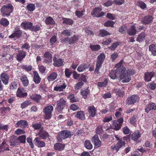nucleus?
<instances>
[{
    "mask_svg": "<svg viewBox=\"0 0 156 156\" xmlns=\"http://www.w3.org/2000/svg\"><path fill=\"white\" fill-rule=\"evenodd\" d=\"M14 9L13 6L11 3L4 5L0 9L1 13L3 16L8 17L10 15Z\"/></svg>",
    "mask_w": 156,
    "mask_h": 156,
    "instance_id": "nucleus-1",
    "label": "nucleus"
},
{
    "mask_svg": "<svg viewBox=\"0 0 156 156\" xmlns=\"http://www.w3.org/2000/svg\"><path fill=\"white\" fill-rule=\"evenodd\" d=\"M73 135V133L67 130H62L58 133L57 138L58 141L61 142L62 139L70 138Z\"/></svg>",
    "mask_w": 156,
    "mask_h": 156,
    "instance_id": "nucleus-2",
    "label": "nucleus"
},
{
    "mask_svg": "<svg viewBox=\"0 0 156 156\" xmlns=\"http://www.w3.org/2000/svg\"><path fill=\"white\" fill-rule=\"evenodd\" d=\"M105 58V56L104 53H101L98 56L96 67L94 71L95 73H99L100 69L101 67Z\"/></svg>",
    "mask_w": 156,
    "mask_h": 156,
    "instance_id": "nucleus-3",
    "label": "nucleus"
},
{
    "mask_svg": "<svg viewBox=\"0 0 156 156\" xmlns=\"http://www.w3.org/2000/svg\"><path fill=\"white\" fill-rule=\"evenodd\" d=\"M135 73V71L133 69L127 70L126 71V73L119 76L120 80H122V82L125 83L129 82L131 80L130 76L133 75Z\"/></svg>",
    "mask_w": 156,
    "mask_h": 156,
    "instance_id": "nucleus-4",
    "label": "nucleus"
},
{
    "mask_svg": "<svg viewBox=\"0 0 156 156\" xmlns=\"http://www.w3.org/2000/svg\"><path fill=\"white\" fill-rule=\"evenodd\" d=\"M54 108L51 105L47 106L43 109V112L44 113V118L45 119H50L52 116V112Z\"/></svg>",
    "mask_w": 156,
    "mask_h": 156,
    "instance_id": "nucleus-5",
    "label": "nucleus"
},
{
    "mask_svg": "<svg viewBox=\"0 0 156 156\" xmlns=\"http://www.w3.org/2000/svg\"><path fill=\"white\" fill-rule=\"evenodd\" d=\"M102 10L101 7H95L91 12V15L94 17L98 18L102 17L105 14V12H101Z\"/></svg>",
    "mask_w": 156,
    "mask_h": 156,
    "instance_id": "nucleus-6",
    "label": "nucleus"
},
{
    "mask_svg": "<svg viewBox=\"0 0 156 156\" xmlns=\"http://www.w3.org/2000/svg\"><path fill=\"white\" fill-rule=\"evenodd\" d=\"M66 105L65 100L63 98H61L57 101L56 109L58 112H61L65 108Z\"/></svg>",
    "mask_w": 156,
    "mask_h": 156,
    "instance_id": "nucleus-7",
    "label": "nucleus"
},
{
    "mask_svg": "<svg viewBox=\"0 0 156 156\" xmlns=\"http://www.w3.org/2000/svg\"><path fill=\"white\" fill-rule=\"evenodd\" d=\"M123 121V119L122 117L119 119L117 120L114 121L112 126V129L116 131L119 130L121 129Z\"/></svg>",
    "mask_w": 156,
    "mask_h": 156,
    "instance_id": "nucleus-8",
    "label": "nucleus"
},
{
    "mask_svg": "<svg viewBox=\"0 0 156 156\" xmlns=\"http://www.w3.org/2000/svg\"><path fill=\"white\" fill-rule=\"evenodd\" d=\"M23 34V31L19 28H15L13 32L9 37L10 38H19L21 37Z\"/></svg>",
    "mask_w": 156,
    "mask_h": 156,
    "instance_id": "nucleus-9",
    "label": "nucleus"
},
{
    "mask_svg": "<svg viewBox=\"0 0 156 156\" xmlns=\"http://www.w3.org/2000/svg\"><path fill=\"white\" fill-rule=\"evenodd\" d=\"M140 97L137 95H133L129 97L126 99V103L128 105H133L138 102L140 100Z\"/></svg>",
    "mask_w": 156,
    "mask_h": 156,
    "instance_id": "nucleus-10",
    "label": "nucleus"
},
{
    "mask_svg": "<svg viewBox=\"0 0 156 156\" xmlns=\"http://www.w3.org/2000/svg\"><path fill=\"white\" fill-rule=\"evenodd\" d=\"M26 56V52L23 50H18L16 54V58L19 62H21Z\"/></svg>",
    "mask_w": 156,
    "mask_h": 156,
    "instance_id": "nucleus-11",
    "label": "nucleus"
},
{
    "mask_svg": "<svg viewBox=\"0 0 156 156\" xmlns=\"http://www.w3.org/2000/svg\"><path fill=\"white\" fill-rule=\"evenodd\" d=\"M1 80L5 85H8L9 79V75L5 72H3L0 75Z\"/></svg>",
    "mask_w": 156,
    "mask_h": 156,
    "instance_id": "nucleus-12",
    "label": "nucleus"
},
{
    "mask_svg": "<svg viewBox=\"0 0 156 156\" xmlns=\"http://www.w3.org/2000/svg\"><path fill=\"white\" fill-rule=\"evenodd\" d=\"M156 110V105L154 102H150L145 106V112L148 113L151 111L155 110Z\"/></svg>",
    "mask_w": 156,
    "mask_h": 156,
    "instance_id": "nucleus-13",
    "label": "nucleus"
},
{
    "mask_svg": "<svg viewBox=\"0 0 156 156\" xmlns=\"http://www.w3.org/2000/svg\"><path fill=\"white\" fill-rule=\"evenodd\" d=\"M39 137L43 139H47L49 138V135L48 133L44 130V128L42 127L38 133Z\"/></svg>",
    "mask_w": 156,
    "mask_h": 156,
    "instance_id": "nucleus-14",
    "label": "nucleus"
},
{
    "mask_svg": "<svg viewBox=\"0 0 156 156\" xmlns=\"http://www.w3.org/2000/svg\"><path fill=\"white\" fill-rule=\"evenodd\" d=\"M91 141L94 144L95 148L100 147L101 145V142L100 140L97 135H95L91 138Z\"/></svg>",
    "mask_w": 156,
    "mask_h": 156,
    "instance_id": "nucleus-15",
    "label": "nucleus"
},
{
    "mask_svg": "<svg viewBox=\"0 0 156 156\" xmlns=\"http://www.w3.org/2000/svg\"><path fill=\"white\" fill-rule=\"evenodd\" d=\"M153 19V16L151 15H147L145 16L142 19L141 22L144 25L149 24L151 23Z\"/></svg>",
    "mask_w": 156,
    "mask_h": 156,
    "instance_id": "nucleus-16",
    "label": "nucleus"
},
{
    "mask_svg": "<svg viewBox=\"0 0 156 156\" xmlns=\"http://www.w3.org/2000/svg\"><path fill=\"white\" fill-rule=\"evenodd\" d=\"M155 75L153 72H147L144 73V79L145 82H148L151 81V79Z\"/></svg>",
    "mask_w": 156,
    "mask_h": 156,
    "instance_id": "nucleus-17",
    "label": "nucleus"
},
{
    "mask_svg": "<svg viewBox=\"0 0 156 156\" xmlns=\"http://www.w3.org/2000/svg\"><path fill=\"white\" fill-rule=\"evenodd\" d=\"M28 126V122L27 120H22L18 121L15 125L16 127H20L23 129L25 128Z\"/></svg>",
    "mask_w": 156,
    "mask_h": 156,
    "instance_id": "nucleus-18",
    "label": "nucleus"
},
{
    "mask_svg": "<svg viewBox=\"0 0 156 156\" xmlns=\"http://www.w3.org/2000/svg\"><path fill=\"white\" fill-rule=\"evenodd\" d=\"M33 81L36 84H39L41 80V79L40 77L38 72L36 71L33 72Z\"/></svg>",
    "mask_w": 156,
    "mask_h": 156,
    "instance_id": "nucleus-19",
    "label": "nucleus"
},
{
    "mask_svg": "<svg viewBox=\"0 0 156 156\" xmlns=\"http://www.w3.org/2000/svg\"><path fill=\"white\" fill-rule=\"evenodd\" d=\"M74 116L76 118L81 120L85 119V113L83 111H80L74 113Z\"/></svg>",
    "mask_w": 156,
    "mask_h": 156,
    "instance_id": "nucleus-20",
    "label": "nucleus"
},
{
    "mask_svg": "<svg viewBox=\"0 0 156 156\" xmlns=\"http://www.w3.org/2000/svg\"><path fill=\"white\" fill-rule=\"evenodd\" d=\"M32 26V23L31 22L25 21L21 23L20 26L24 30H30Z\"/></svg>",
    "mask_w": 156,
    "mask_h": 156,
    "instance_id": "nucleus-21",
    "label": "nucleus"
},
{
    "mask_svg": "<svg viewBox=\"0 0 156 156\" xmlns=\"http://www.w3.org/2000/svg\"><path fill=\"white\" fill-rule=\"evenodd\" d=\"M113 92L115 94L117 98L122 97L125 95L124 91L120 88L114 89L113 90Z\"/></svg>",
    "mask_w": 156,
    "mask_h": 156,
    "instance_id": "nucleus-22",
    "label": "nucleus"
},
{
    "mask_svg": "<svg viewBox=\"0 0 156 156\" xmlns=\"http://www.w3.org/2000/svg\"><path fill=\"white\" fill-rule=\"evenodd\" d=\"M87 110L90 116L93 117L95 116L97 111L94 105L89 106L87 108Z\"/></svg>",
    "mask_w": 156,
    "mask_h": 156,
    "instance_id": "nucleus-23",
    "label": "nucleus"
},
{
    "mask_svg": "<svg viewBox=\"0 0 156 156\" xmlns=\"http://www.w3.org/2000/svg\"><path fill=\"white\" fill-rule=\"evenodd\" d=\"M43 57L46 58V59L45 60V62L49 63L52 62V55L49 51H48L45 52L43 55Z\"/></svg>",
    "mask_w": 156,
    "mask_h": 156,
    "instance_id": "nucleus-24",
    "label": "nucleus"
},
{
    "mask_svg": "<svg viewBox=\"0 0 156 156\" xmlns=\"http://www.w3.org/2000/svg\"><path fill=\"white\" fill-rule=\"evenodd\" d=\"M34 142L35 145L38 147H41L45 146V142L40 140L38 137L34 139Z\"/></svg>",
    "mask_w": 156,
    "mask_h": 156,
    "instance_id": "nucleus-25",
    "label": "nucleus"
},
{
    "mask_svg": "<svg viewBox=\"0 0 156 156\" xmlns=\"http://www.w3.org/2000/svg\"><path fill=\"white\" fill-rule=\"evenodd\" d=\"M9 150L8 145L6 144V141L5 140H3L2 143L0 144V152H4Z\"/></svg>",
    "mask_w": 156,
    "mask_h": 156,
    "instance_id": "nucleus-26",
    "label": "nucleus"
},
{
    "mask_svg": "<svg viewBox=\"0 0 156 156\" xmlns=\"http://www.w3.org/2000/svg\"><path fill=\"white\" fill-rule=\"evenodd\" d=\"M7 45H2L1 46L2 49L0 50V58H2L6 57L8 54L7 51H5V49L7 48Z\"/></svg>",
    "mask_w": 156,
    "mask_h": 156,
    "instance_id": "nucleus-27",
    "label": "nucleus"
},
{
    "mask_svg": "<svg viewBox=\"0 0 156 156\" xmlns=\"http://www.w3.org/2000/svg\"><path fill=\"white\" fill-rule=\"evenodd\" d=\"M54 63L53 65L55 67H60L63 65V62L61 58L57 59L56 57H54L53 59Z\"/></svg>",
    "mask_w": 156,
    "mask_h": 156,
    "instance_id": "nucleus-28",
    "label": "nucleus"
},
{
    "mask_svg": "<svg viewBox=\"0 0 156 156\" xmlns=\"http://www.w3.org/2000/svg\"><path fill=\"white\" fill-rule=\"evenodd\" d=\"M141 136V134L138 130H136L131 135L132 140L134 141H136Z\"/></svg>",
    "mask_w": 156,
    "mask_h": 156,
    "instance_id": "nucleus-29",
    "label": "nucleus"
},
{
    "mask_svg": "<svg viewBox=\"0 0 156 156\" xmlns=\"http://www.w3.org/2000/svg\"><path fill=\"white\" fill-rule=\"evenodd\" d=\"M23 88L19 87L16 93V96L17 97L19 98H24L26 97L27 94V93H23L22 90H23Z\"/></svg>",
    "mask_w": 156,
    "mask_h": 156,
    "instance_id": "nucleus-30",
    "label": "nucleus"
},
{
    "mask_svg": "<svg viewBox=\"0 0 156 156\" xmlns=\"http://www.w3.org/2000/svg\"><path fill=\"white\" fill-rule=\"evenodd\" d=\"M20 79L24 87H27L28 86L29 81L26 76L24 75L21 76Z\"/></svg>",
    "mask_w": 156,
    "mask_h": 156,
    "instance_id": "nucleus-31",
    "label": "nucleus"
},
{
    "mask_svg": "<svg viewBox=\"0 0 156 156\" xmlns=\"http://www.w3.org/2000/svg\"><path fill=\"white\" fill-rule=\"evenodd\" d=\"M90 66V65L86 63H83L79 66L77 68V70L79 72H83L87 69Z\"/></svg>",
    "mask_w": 156,
    "mask_h": 156,
    "instance_id": "nucleus-32",
    "label": "nucleus"
},
{
    "mask_svg": "<svg viewBox=\"0 0 156 156\" xmlns=\"http://www.w3.org/2000/svg\"><path fill=\"white\" fill-rule=\"evenodd\" d=\"M80 92L83 98L84 99H86L88 95L90 94V90L88 88H83L81 90Z\"/></svg>",
    "mask_w": 156,
    "mask_h": 156,
    "instance_id": "nucleus-33",
    "label": "nucleus"
},
{
    "mask_svg": "<svg viewBox=\"0 0 156 156\" xmlns=\"http://www.w3.org/2000/svg\"><path fill=\"white\" fill-rule=\"evenodd\" d=\"M30 98L37 103H40L41 99V96L40 94H35L30 96Z\"/></svg>",
    "mask_w": 156,
    "mask_h": 156,
    "instance_id": "nucleus-34",
    "label": "nucleus"
},
{
    "mask_svg": "<svg viewBox=\"0 0 156 156\" xmlns=\"http://www.w3.org/2000/svg\"><path fill=\"white\" fill-rule=\"evenodd\" d=\"M45 22L47 25H55V21L50 16L46 17Z\"/></svg>",
    "mask_w": 156,
    "mask_h": 156,
    "instance_id": "nucleus-35",
    "label": "nucleus"
},
{
    "mask_svg": "<svg viewBox=\"0 0 156 156\" xmlns=\"http://www.w3.org/2000/svg\"><path fill=\"white\" fill-rule=\"evenodd\" d=\"M149 50L154 56H156V44H152L149 46Z\"/></svg>",
    "mask_w": 156,
    "mask_h": 156,
    "instance_id": "nucleus-36",
    "label": "nucleus"
},
{
    "mask_svg": "<svg viewBox=\"0 0 156 156\" xmlns=\"http://www.w3.org/2000/svg\"><path fill=\"white\" fill-rule=\"evenodd\" d=\"M65 147V144L60 143H57L54 145V148L55 150L58 151H62L63 150Z\"/></svg>",
    "mask_w": 156,
    "mask_h": 156,
    "instance_id": "nucleus-37",
    "label": "nucleus"
},
{
    "mask_svg": "<svg viewBox=\"0 0 156 156\" xmlns=\"http://www.w3.org/2000/svg\"><path fill=\"white\" fill-rule=\"evenodd\" d=\"M58 74L55 72H53L50 74L48 76L47 79L48 81H53L55 80L57 78Z\"/></svg>",
    "mask_w": 156,
    "mask_h": 156,
    "instance_id": "nucleus-38",
    "label": "nucleus"
},
{
    "mask_svg": "<svg viewBox=\"0 0 156 156\" xmlns=\"http://www.w3.org/2000/svg\"><path fill=\"white\" fill-rule=\"evenodd\" d=\"M136 30L135 26L132 25L130 27V29L127 31V33L130 36L135 35L136 33Z\"/></svg>",
    "mask_w": 156,
    "mask_h": 156,
    "instance_id": "nucleus-39",
    "label": "nucleus"
},
{
    "mask_svg": "<svg viewBox=\"0 0 156 156\" xmlns=\"http://www.w3.org/2000/svg\"><path fill=\"white\" fill-rule=\"evenodd\" d=\"M79 40V37L78 36L74 35L73 37H69L68 43L69 44H72L77 42Z\"/></svg>",
    "mask_w": 156,
    "mask_h": 156,
    "instance_id": "nucleus-40",
    "label": "nucleus"
},
{
    "mask_svg": "<svg viewBox=\"0 0 156 156\" xmlns=\"http://www.w3.org/2000/svg\"><path fill=\"white\" fill-rule=\"evenodd\" d=\"M35 8V5L34 4L30 3L27 5L26 9L28 11L32 12L34 11Z\"/></svg>",
    "mask_w": 156,
    "mask_h": 156,
    "instance_id": "nucleus-41",
    "label": "nucleus"
},
{
    "mask_svg": "<svg viewBox=\"0 0 156 156\" xmlns=\"http://www.w3.org/2000/svg\"><path fill=\"white\" fill-rule=\"evenodd\" d=\"M62 19L63 20L62 23L63 24H66L69 25H71L73 23V20L65 17H63Z\"/></svg>",
    "mask_w": 156,
    "mask_h": 156,
    "instance_id": "nucleus-42",
    "label": "nucleus"
},
{
    "mask_svg": "<svg viewBox=\"0 0 156 156\" xmlns=\"http://www.w3.org/2000/svg\"><path fill=\"white\" fill-rule=\"evenodd\" d=\"M126 68L123 66H122V67L117 68L115 70L117 74H119L120 76L121 75L124 74V73H126Z\"/></svg>",
    "mask_w": 156,
    "mask_h": 156,
    "instance_id": "nucleus-43",
    "label": "nucleus"
},
{
    "mask_svg": "<svg viewBox=\"0 0 156 156\" xmlns=\"http://www.w3.org/2000/svg\"><path fill=\"white\" fill-rule=\"evenodd\" d=\"M146 36V35L144 32H142L138 35L136 41L138 42H141L144 40Z\"/></svg>",
    "mask_w": 156,
    "mask_h": 156,
    "instance_id": "nucleus-44",
    "label": "nucleus"
},
{
    "mask_svg": "<svg viewBox=\"0 0 156 156\" xmlns=\"http://www.w3.org/2000/svg\"><path fill=\"white\" fill-rule=\"evenodd\" d=\"M68 99L70 100L71 102H74L79 101V99L74 96V94H69L67 97Z\"/></svg>",
    "mask_w": 156,
    "mask_h": 156,
    "instance_id": "nucleus-45",
    "label": "nucleus"
},
{
    "mask_svg": "<svg viewBox=\"0 0 156 156\" xmlns=\"http://www.w3.org/2000/svg\"><path fill=\"white\" fill-rule=\"evenodd\" d=\"M0 24L4 27H6L9 24V22L5 18H2L0 20Z\"/></svg>",
    "mask_w": 156,
    "mask_h": 156,
    "instance_id": "nucleus-46",
    "label": "nucleus"
},
{
    "mask_svg": "<svg viewBox=\"0 0 156 156\" xmlns=\"http://www.w3.org/2000/svg\"><path fill=\"white\" fill-rule=\"evenodd\" d=\"M108 82V79L105 78L104 81L102 82H98L97 83V86L100 87H104L106 86Z\"/></svg>",
    "mask_w": 156,
    "mask_h": 156,
    "instance_id": "nucleus-47",
    "label": "nucleus"
},
{
    "mask_svg": "<svg viewBox=\"0 0 156 156\" xmlns=\"http://www.w3.org/2000/svg\"><path fill=\"white\" fill-rule=\"evenodd\" d=\"M66 85L64 83L62 85L55 87L54 88V90L56 91H63V90L66 88Z\"/></svg>",
    "mask_w": 156,
    "mask_h": 156,
    "instance_id": "nucleus-48",
    "label": "nucleus"
},
{
    "mask_svg": "<svg viewBox=\"0 0 156 156\" xmlns=\"http://www.w3.org/2000/svg\"><path fill=\"white\" fill-rule=\"evenodd\" d=\"M110 35V34L107 31L104 29H102L100 30L98 36L100 37H104Z\"/></svg>",
    "mask_w": 156,
    "mask_h": 156,
    "instance_id": "nucleus-49",
    "label": "nucleus"
},
{
    "mask_svg": "<svg viewBox=\"0 0 156 156\" xmlns=\"http://www.w3.org/2000/svg\"><path fill=\"white\" fill-rule=\"evenodd\" d=\"M41 30V28L39 25L37 24L35 26L33 25L32 23V26L31 27L30 30L31 31L36 32Z\"/></svg>",
    "mask_w": 156,
    "mask_h": 156,
    "instance_id": "nucleus-50",
    "label": "nucleus"
},
{
    "mask_svg": "<svg viewBox=\"0 0 156 156\" xmlns=\"http://www.w3.org/2000/svg\"><path fill=\"white\" fill-rule=\"evenodd\" d=\"M85 147L87 149L91 150L93 146L90 140H86L84 143Z\"/></svg>",
    "mask_w": 156,
    "mask_h": 156,
    "instance_id": "nucleus-51",
    "label": "nucleus"
},
{
    "mask_svg": "<svg viewBox=\"0 0 156 156\" xmlns=\"http://www.w3.org/2000/svg\"><path fill=\"white\" fill-rule=\"evenodd\" d=\"M21 68L25 71L29 72L32 69V66L31 65H23L21 66Z\"/></svg>",
    "mask_w": 156,
    "mask_h": 156,
    "instance_id": "nucleus-52",
    "label": "nucleus"
},
{
    "mask_svg": "<svg viewBox=\"0 0 156 156\" xmlns=\"http://www.w3.org/2000/svg\"><path fill=\"white\" fill-rule=\"evenodd\" d=\"M137 5L140 7L142 9H144L147 7L146 4L142 1L139 0L137 3Z\"/></svg>",
    "mask_w": 156,
    "mask_h": 156,
    "instance_id": "nucleus-53",
    "label": "nucleus"
},
{
    "mask_svg": "<svg viewBox=\"0 0 156 156\" xmlns=\"http://www.w3.org/2000/svg\"><path fill=\"white\" fill-rule=\"evenodd\" d=\"M121 44L120 42H116L113 43L112 45L110 46L108 48L112 51H114L117 47Z\"/></svg>",
    "mask_w": 156,
    "mask_h": 156,
    "instance_id": "nucleus-54",
    "label": "nucleus"
},
{
    "mask_svg": "<svg viewBox=\"0 0 156 156\" xmlns=\"http://www.w3.org/2000/svg\"><path fill=\"white\" fill-rule=\"evenodd\" d=\"M115 24V22L111 20H108L104 23V25L105 27H113Z\"/></svg>",
    "mask_w": 156,
    "mask_h": 156,
    "instance_id": "nucleus-55",
    "label": "nucleus"
},
{
    "mask_svg": "<svg viewBox=\"0 0 156 156\" xmlns=\"http://www.w3.org/2000/svg\"><path fill=\"white\" fill-rule=\"evenodd\" d=\"M31 104V102L30 101L27 100L25 101L21 104V108H25Z\"/></svg>",
    "mask_w": 156,
    "mask_h": 156,
    "instance_id": "nucleus-56",
    "label": "nucleus"
},
{
    "mask_svg": "<svg viewBox=\"0 0 156 156\" xmlns=\"http://www.w3.org/2000/svg\"><path fill=\"white\" fill-rule=\"evenodd\" d=\"M10 89L12 90L16 89L17 87V82L15 80L12 82L9 85Z\"/></svg>",
    "mask_w": 156,
    "mask_h": 156,
    "instance_id": "nucleus-57",
    "label": "nucleus"
},
{
    "mask_svg": "<svg viewBox=\"0 0 156 156\" xmlns=\"http://www.w3.org/2000/svg\"><path fill=\"white\" fill-rule=\"evenodd\" d=\"M42 124L41 122H39L38 123L32 124V126L35 130H37L39 129H40L42 127L41 126Z\"/></svg>",
    "mask_w": 156,
    "mask_h": 156,
    "instance_id": "nucleus-58",
    "label": "nucleus"
},
{
    "mask_svg": "<svg viewBox=\"0 0 156 156\" xmlns=\"http://www.w3.org/2000/svg\"><path fill=\"white\" fill-rule=\"evenodd\" d=\"M90 48L93 51H97L100 49L101 46L98 44L90 45Z\"/></svg>",
    "mask_w": 156,
    "mask_h": 156,
    "instance_id": "nucleus-59",
    "label": "nucleus"
},
{
    "mask_svg": "<svg viewBox=\"0 0 156 156\" xmlns=\"http://www.w3.org/2000/svg\"><path fill=\"white\" fill-rule=\"evenodd\" d=\"M117 74L116 70H112L110 72L109 75L111 79L114 80L116 78Z\"/></svg>",
    "mask_w": 156,
    "mask_h": 156,
    "instance_id": "nucleus-60",
    "label": "nucleus"
},
{
    "mask_svg": "<svg viewBox=\"0 0 156 156\" xmlns=\"http://www.w3.org/2000/svg\"><path fill=\"white\" fill-rule=\"evenodd\" d=\"M26 136L25 135L19 136L17 139V140L20 141V143L25 144L26 143Z\"/></svg>",
    "mask_w": 156,
    "mask_h": 156,
    "instance_id": "nucleus-61",
    "label": "nucleus"
},
{
    "mask_svg": "<svg viewBox=\"0 0 156 156\" xmlns=\"http://www.w3.org/2000/svg\"><path fill=\"white\" fill-rule=\"evenodd\" d=\"M147 86L151 90H154L156 88V83L154 82L148 83Z\"/></svg>",
    "mask_w": 156,
    "mask_h": 156,
    "instance_id": "nucleus-62",
    "label": "nucleus"
},
{
    "mask_svg": "<svg viewBox=\"0 0 156 156\" xmlns=\"http://www.w3.org/2000/svg\"><path fill=\"white\" fill-rule=\"evenodd\" d=\"M85 11L84 9H83L81 11L77 10L75 12V13L76 16L80 18L84 15L83 13Z\"/></svg>",
    "mask_w": 156,
    "mask_h": 156,
    "instance_id": "nucleus-63",
    "label": "nucleus"
},
{
    "mask_svg": "<svg viewBox=\"0 0 156 156\" xmlns=\"http://www.w3.org/2000/svg\"><path fill=\"white\" fill-rule=\"evenodd\" d=\"M72 31L70 30H66L62 31L61 33L62 34H63L66 36H70Z\"/></svg>",
    "mask_w": 156,
    "mask_h": 156,
    "instance_id": "nucleus-64",
    "label": "nucleus"
}]
</instances>
